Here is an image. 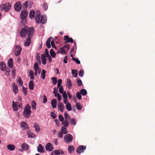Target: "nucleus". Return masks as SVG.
I'll list each match as a JSON object with an SVG mask.
<instances>
[{
  "instance_id": "36",
  "label": "nucleus",
  "mask_w": 155,
  "mask_h": 155,
  "mask_svg": "<svg viewBox=\"0 0 155 155\" xmlns=\"http://www.w3.org/2000/svg\"><path fill=\"white\" fill-rule=\"evenodd\" d=\"M81 94L83 96L86 95L87 94V91L85 89H81L80 91Z\"/></svg>"
},
{
  "instance_id": "8",
  "label": "nucleus",
  "mask_w": 155,
  "mask_h": 155,
  "mask_svg": "<svg viewBox=\"0 0 155 155\" xmlns=\"http://www.w3.org/2000/svg\"><path fill=\"white\" fill-rule=\"evenodd\" d=\"M86 147L83 145L79 146L77 149L76 152L78 153H81L84 152L86 150Z\"/></svg>"
},
{
  "instance_id": "4",
  "label": "nucleus",
  "mask_w": 155,
  "mask_h": 155,
  "mask_svg": "<svg viewBox=\"0 0 155 155\" xmlns=\"http://www.w3.org/2000/svg\"><path fill=\"white\" fill-rule=\"evenodd\" d=\"M28 26H25L21 29L20 33L21 37L25 38L26 36L27 33V30H28Z\"/></svg>"
},
{
  "instance_id": "59",
  "label": "nucleus",
  "mask_w": 155,
  "mask_h": 155,
  "mask_svg": "<svg viewBox=\"0 0 155 155\" xmlns=\"http://www.w3.org/2000/svg\"><path fill=\"white\" fill-rule=\"evenodd\" d=\"M59 93L61 94H62L63 93V88L62 86H61L59 87Z\"/></svg>"
},
{
  "instance_id": "5",
  "label": "nucleus",
  "mask_w": 155,
  "mask_h": 155,
  "mask_svg": "<svg viewBox=\"0 0 155 155\" xmlns=\"http://www.w3.org/2000/svg\"><path fill=\"white\" fill-rule=\"evenodd\" d=\"M64 154V151L61 149H56L52 152L51 155H61Z\"/></svg>"
},
{
  "instance_id": "2",
  "label": "nucleus",
  "mask_w": 155,
  "mask_h": 155,
  "mask_svg": "<svg viewBox=\"0 0 155 155\" xmlns=\"http://www.w3.org/2000/svg\"><path fill=\"white\" fill-rule=\"evenodd\" d=\"M35 21L37 23H41L43 24L46 22L47 20L45 16H42L41 18L40 13H39L37 14L35 18Z\"/></svg>"
},
{
  "instance_id": "28",
  "label": "nucleus",
  "mask_w": 155,
  "mask_h": 155,
  "mask_svg": "<svg viewBox=\"0 0 155 155\" xmlns=\"http://www.w3.org/2000/svg\"><path fill=\"white\" fill-rule=\"evenodd\" d=\"M34 84L33 81H31L29 83V89L32 90L34 89Z\"/></svg>"
},
{
  "instance_id": "15",
  "label": "nucleus",
  "mask_w": 155,
  "mask_h": 155,
  "mask_svg": "<svg viewBox=\"0 0 155 155\" xmlns=\"http://www.w3.org/2000/svg\"><path fill=\"white\" fill-rule=\"evenodd\" d=\"M37 150L38 152L43 153L44 152V147L41 144H39L37 147Z\"/></svg>"
},
{
  "instance_id": "64",
  "label": "nucleus",
  "mask_w": 155,
  "mask_h": 155,
  "mask_svg": "<svg viewBox=\"0 0 155 155\" xmlns=\"http://www.w3.org/2000/svg\"><path fill=\"white\" fill-rule=\"evenodd\" d=\"M51 116L53 119L55 118L56 117V116L53 112H51Z\"/></svg>"
},
{
  "instance_id": "1",
  "label": "nucleus",
  "mask_w": 155,
  "mask_h": 155,
  "mask_svg": "<svg viewBox=\"0 0 155 155\" xmlns=\"http://www.w3.org/2000/svg\"><path fill=\"white\" fill-rule=\"evenodd\" d=\"M31 107L27 104L24 109L23 113L24 116L26 118H28L31 113Z\"/></svg>"
},
{
  "instance_id": "39",
  "label": "nucleus",
  "mask_w": 155,
  "mask_h": 155,
  "mask_svg": "<svg viewBox=\"0 0 155 155\" xmlns=\"http://www.w3.org/2000/svg\"><path fill=\"white\" fill-rule=\"evenodd\" d=\"M66 107L68 111H70L72 109L71 106V104L69 103H67L66 104Z\"/></svg>"
},
{
  "instance_id": "40",
  "label": "nucleus",
  "mask_w": 155,
  "mask_h": 155,
  "mask_svg": "<svg viewBox=\"0 0 155 155\" xmlns=\"http://www.w3.org/2000/svg\"><path fill=\"white\" fill-rule=\"evenodd\" d=\"M76 106L77 109L78 110H81L82 108V106L79 103H76Z\"/></svg>"
},
{
  "instance_id": "43",
  "label": "nucleus",
  "mask_w": 155,
  "mask_h": 155,
  "mask_svg": "<svg viewBox=\"0 0 155 155\" xmlns=\"http://www.w3.org/2000/svg\"><path fill=\"white\" fill-rule=\"evenodd\" d=\"M22 91L25 96L27 94V88H25L24 86L22 87Z\"/></svg>"
},
{
  "instance_id": "38",
  "label": "nucleus",
  "mask_w": 155,
  "mask_h": 155,
  "mask_svg": "<svg viewBox=\"0 0 155 155\" xmlns=\"http://www.w3.org/2000/svg\"><path fill=\"white\" fill-rule=\"evenodd\" d=\"M62 124H64V126L65 127H67L69 125V123L68 122V120H65L64 121L62 122Z\"/></svg>"
},
{
  "instance_id": "20",
  "label": "nucleus",
  "mask_w": 155,
  "mask_h": 155,
  "mask_svg": "<svg viewBox=\"0 0 155 155\" xmlns=\"http://www.w3.org/2000/svg\"><path fill=\"white\" fill-rule=\"evenodd\" d=\"M15 146L13 144H9L7 146V148L11 151H12L15 150Z\"/></svg>"
},
{
  "instance_id": "11",
  "label": "nucleus",
  "mask_w": 155,
  "mask_h": 155,
  "mask_svg": "<svg viewBox=\"0 0 155 155\" xmlns=\"http://www.w3.org/2000/svg\"><path fill=\"white\" fill-rule=\"evenodd\" d=\"M14 8L16 11H20L21 8V2H17L14 5Z\"/></svg>"
},
{
  "instance_id": "3",
  "label": "nucleus",
  "mask_w": 155,
  "mask_h": 155,
  "mask_svg": "<svg viewBox=\"0 0 155 155\" xmlns=\"http://www.w3.org/2000/svg\"><path fill=\"white\" fill-rule=\"evenodd\" d=\"M21 48L19 45H16L15 46L14 53L16 56H19L21 53Z\"/></svg>"
},
{
  "instance_id": "18",
  "label": "nucleus",
  "mask_w": 155,
  "mask_h": 155,
  "mask_svg": "<svg viewBox=\"0 0 155 155\" xmlns=\"http://www.w3.org/2000/svg\"><path fill=\"white\" fill-rule=\"evenodd\" d=\"M13 64V60L12 58H10L8 61L7 65L10 68H11L12 67Z\"/></svg>"
},
{
  "instance_id": "10",
  "label": "nucleus",
  "mask_w": 155,
  "mask_h": 155,
  "mask_svg": "<svg viewBox=\"0 0 155 155\" xmlns=\"http://www.w3.org/2000/svg\"><path fill=\"white\" fill-rule=\"evenodd\" d=\"M45 148L48 151H51L54 149L53 146L51 143H47L45 146Z\"/></svg>"
},
{
  "instance_id": "16",
  "label": "nucleus",
  "mask_w": 155,
  "mask_h": 155,
  "mask_svg": "<svg viewBox=\"0 0 155 155\" xmlns=\"http://www.w3.org/2000/svg\"><path fill=\"white\" fill-rule=\"evenodd\" d=\"M12 88L13 92L15 94L17 93L18 92V89L17 86L15 83H14L12 84Z\"/></svg>"
},
{
  "instance_id": "9",
  "label": "nucleus",
  "mask_w": 155,
  "mask_h": 155,
  "mask_svg": "<svg viewBox=\"0 0 155 155\" xmlns=\"http://www.w3.org/2000/svg\"><path fill=\"white\" fill-rule=\"evenodd\" d=\"M34 30L33 27H31L28 28L27 30V33H28V38H31L34 34Z\"/></svg>"
},
{
  "instance_id": "19",
  "label": "nucleus",
  "mask_w": 155,
  "mask_h": 155,
  "mask_svg": "<svg viewBox=\"0 0 155 155\" xmlns=\"http://www.w3.org/2000/svg\"><path fill=\"white\" fill-rule=\"evenodd\" d=\"M57 100L55 99H52L51 101V104L53 108H55L57 106Z\"/></svg>"
},
{
  "instance_id": "17",
  "label": "nucleus",
  "mask_w": 155,
  "mask_h": 155,
  "mask_svg": "<svg viewBox=\"0 0 155 155\" xmlns=\"http://www.w3.org/2000/svg\"><path fill=\"white\" fill-rule=\"evenodd\" d=\"M58 109L61 112H62L63 111L64 106L63 104L61 103H59L58 104Z\"/></svg>"
},
{
  "instance_id": "37",
  "label": "nucleus",
  "mask_w": 155,
  "mask_h": 155,
  "mask_svg": "<svg viewBox=\"0 0 155 155\" xmlns=\"http://www.w3.org/2000/svg\"><path fill=\"white\" fill-rule=\"evenodd\" d=\"M29 75L30 77V79H34V76L33 71L32 70H30L29 72Z\"/></svg>"
},
{
  "instance_id": "50",
  "label": "nucleus",
  "mask_w": 155,
  "mask_h": 155,
  "mask_svg": "<svg viewBox=\"0 0 155 155\" xmlns=\"http://www.w3.org/2000/svg\"><path fill=\"white\" fill-rule=\"evenodd\" d=\"M72 60L78 64H79L80 63V61L77 58H72Z\"/></svg>"
},
{
  "instance_id": "52",
  "label": "nucleus",
  "mask_w": 155,
  "mask_h": 155,
  "mask_svg": "<svg viewBox=\"0 0 155 155\" xmlns=\"http://www.w3.org/2000/svg\"><path fill=\"white\" fill-rule=\"evenodd\" d=\"M64 116L65 119V120H68L69 119H70V117L68 114L67 113H65L64 114Z\"/></svg>"
},
{
  "instance_id": "25",
  "label": "nucleus",
  "mask_w": 155,
  "mask_h": 155,
  "mask_svg": "<svg viewBox=\"0 0 155 155\" xmlns=\"http://www.w3.org/2000/svg\"><path fill=\"white\" fill-rule=\"evenodd\" d=\"M21 148L26 150H28L29 148V146L25 143H23L21 145Z\"/></svg>"
},
{
  "instance_id": "13",
  "label": "nucleus",
  "mask_w": 155,
  "mask_h": 155,
  "mask_svg": "<svg viewBox=\"0 0 155 155\" xmlns=\"http://www.w3.org/2000/svg\"><path fill=\"white\" fill-rule=\"evenodd\" d=\"M11 5L9 3H6L5 4L3 5L1 7L5 12H8L10 9Z\"/></svg>"
},
{
  "instance_id": "14",
  "label": "nucleus",
  "mask_w": 155,
  "mask_h": 155,
  "mask_svg": "<svg viewBox=\"0 0 155 155\" xmlns=\"http://www.w3.org/2000/svg\"><path fill=\"white\" fill-rule=\"evenodd\" d=\"M21 127L23 129L25 130L28 129V125L25 122H22L21 123Z\"/></svg>"
},
{
  "instance_id": "7",
  "label": "nucleus",
  "mask_w": 155,
  "mask_h": 155,
  "mask_svg": "<svg viewBox=\"0 0 155 155\" xmlns=\"http://www.w3.org/2000/svg\"><path fill=\"white\" fill-rule=\"evenodd\" d=\"M28 14V12L26 10H24L21 12L20 17L21 20L26 19Z\"/></svg>"
},
{
  "instance_id": "34",
  "label": "nucleus",
  "mask_w": 155,
  "mask_h": 155,
  "mask_svg": "<svg viewBox=\"0 0 155 155\" xmlns=\"http://www.w3.org/2000/svg\"><path fill=\"white\" fill-rule=\"evenodd\" d=\"M34 127L35 128L36 132H38L40 130V128L38 125L37 124H35L34 125Z\"/></svg>"
},
{
  "instance_id": "45",
  "label": "nucleus",
  "mask_w": 155,
  "mask_h": 155,
  "mask_svg": "<svg viewBox=\"0 0 155 155\" xmlns=\"http://www.w3.org/2000/svg\"><path fill=\"white\" fill-rule=\"evenodd\" d=\"M52 81V83L54 85H55L57 83V79L55 77H53L51 78Z\"/></svg>"
},
{
  "instance_id": "46",
  "label": "nucleus",
  "mask_w": 155,
  "mask_h": 155,
  "mask_svg": "<svg viewBox=\"0 0 155 155\" xmlns=\"http://www.w3.org/2000/svg\"><path fill=\"white\" fill-rule=\"evenodd\" d=\"M60 53L61 54H66V52L65 51V49H64V47H62L60 48Z\"/></svg>"
},
{
  "instance_id": "6",
  "label": "nucleus",
  "mask_w": 155,
  "mask_h": 155,
  "mask_svg": "<svg viewBox=\"0 0 155 155\" xmlns=\"http://www.w3.org/2000/svg\"><path fill=\"white\" fill-rule=\"evenodd\" d=\"M73 137L72 135L67 134L64 137V140L66 143L71 142L73 140Z\"/></svg>"
},
{
  "instance_id": "51",
  "label": "nucleus",
  "mask_w": 155,
  "mask_h": 155,
  "mask_svg": "<svg viewBox=\"0 0 155 155\" xmlns=\"http://www.w3.org/2000/svg\"><path fill=\"white\" fill-rule=\"evenodd\" d=\"M77 83L79 86H81L82 85V82L81 80L80 79H77Z\"/></svg>"
},
{
  "instance_id": "22",
  "label": "nucleus",
  "mask_w": 155,
  "mask_h": 155,
  "mask_svg": "<svg viewBox=\"0 0 155 155\" xmlns=\"http://www.w3.org/2000/svg\"><path fill=\"white\" fill-rule=\"evenodd\" d=\"M12 106L14 111H16L18 110V108L17 104L14 101H12Z\"/></svg>"
},
{
  "instance_id": "62",
  "label": "nucleus",
  "mask_w": 155,
  "mask_h": 155,
  "mask_svg": "<svg viewBox=\"0 0 155 155\" xmlns=\"http://www.w3.org/2000/svg\"><path fill=\"white\" fill-rule=\"evenodd\" d=\"M63 47H64V49H66L67 50H69V49L70 48V46L68 45V44H66L65 45H64L63 46Z\"/></svg>"
},
{
  "instance_id": "47",
  "label": "nucleus",
  "mask_w": 155,
  "mask_h": 155,
  "mask_svg": "<svg viewBox=\"0 0 155 155\" xmlns=\"http://www.w3.org/2000/svg\"><path fill=\"white\" fill-rule=\"evenodd\" d=\"M36 59L37 61L38 62L39 64H41V61L40 58L38 54L36 56Z\"/></svg>"
},
{
  "instance_id": "60",
  "label": "nucleus",
  "mask_w": 155,
  "mask_h": 155,
  "mask_svg": "<svg viewBox=\"0 0 155 155\" xmlns=\"http://www.w3.org/2000/svg\"><path fill=\"white\" fill-rule=\"evenodd\" d=\"M27 22V21L25 19H23L20 22V25H25Z\"/></svg>"
},
{
  "instance_id": "61",
  "label": "nucleus",
  "mask_w": 155,
  "mask_h": 155,
  "mask_svg": "<svg viewBox=\"0 0 155 155\" xmlns=\"http://www.w3.org/2000/svg\"><path fill=\"white\" fill-rule=\"evenodd\" d=\"M59 119L60 121L63 122L64 120V118L62 115H60L58 116Z\"/></svg>"
},
{
  "instance_id": "63",
  "label": "nucleus",
  "mask_w": 155,
  "mask_h": 155,
  "mask_svg": "<svg viewBox=\"0 0 155 155\" xmlns=\"http://www.w3.org/2000/svg\"><path fill=\"white\" fill-rule=\"evenodd\" d=\"M51 45L52 47L54 48H56L55 46L54 42V41H52L51 42Z\"/></svg>"
},
{
  "instance_id": "56",
  "label": "nucleus",
  "mask_w": 155,
  "mask_h": 155,
  "mask_svg": "<svg viewBox=\"0 0 155 155\" xmlns=\"http://www.w3.org/2000/svg\"><path fill=\"white\" fill-rule=\"evenodd\" d=\"M84 72L83 70H81L79 72V75L81 77H82L84 75Z\"/></svg>"
},
{
  "instance_id": "41",
  "label": "nucleus",
  "mask_w": 155,
  "mask_h": 155,
  "mask_svg": "<svg viewBox=\"0 0 155 155\" xmlns=\"http://www.w3.org/2000/svg\"><path fill=\"white\" fill-rule=\"evenodd\" d=\"M7 76L9 75L10 74V70L9 69L7 68L4 71H3Z\"/></svg>"
},
{
  "instance_id": "42",
  "label": "nucleus",
  "mask_w": 155,
  "mask_h": 155,
  "mask_svg": "<svg viewBox=\"0 0 155 155\" xmlns=\"http://www.w3.org/2000/svg\"><path fill=\"white\" fill-rule=\"evenodd\" d=\"M34 68L35 71H36L37 70H38V69L39 66L38 64V62H36L34 65Z\"/></svg>"
},
{
  "instance_id": "54",
  "label": "nucleus",
  "mask_w": 155,
  "mask_h": 155,
  "mask_svg": "<svg viewBox=\"0 0 155 155\" xmlns=\"http://www.w3.org/2000/svg\"><path fill=\"white\" fill-rule=\"evenodd\" d=\"M62 94V96L64 98V99H67L68 96L66 92H64Z\"/></svg>"
},
{
  "instance_id": "48",
  "label": "nucleus",
  "mask_w": 155,
  "mask_h": 155,
  "mask_svg": "<svg viewBox=\"0 0 155 155\" xmlns=\"http://www.w3.org/2000/svg\"><path fill=\"white\" fill-rule=\"evenodd\" d=\"M36 103L34 101H32L31 103V106L32 108L35 109L36 106Z\"/></svg>"
},
{
  "instance_id": "12",
  "label": "nucleus",
  "mask_w": 155,
  "mask_h": 155,
  "mask_svg": "<svg viewBox=\"0 0 155 155\" xmlns=\"http://www.w3.org/2000/svg\"><path fill=\"white\" fill-rule=\"evenodd\" d=\"M64 40L65 41L64 44L69 42L72 43L74 41L73 39L72 38H70L68 35H65L64 36Z\"/></svg>"
},
{
  "instance_id": "26",
  "label": "nucleus",
  "mask_w": 155,
  "mask_h": 155,
  "mask_svg": "<svg viewBox=\"0 0 155 155\" xmlns=\"http://www.w3.org/2000/svg\"><path fill=\"white\" fill-rule=\"evenodd\" d=\"M31 43V38H28L27 41L24 43V45L26 47L28 46Z\"/></svg>"
},
{
  "instance_id": "44",
  "label": "nucleus",
  "mask_w": 155,
  "mask_h": 155,
  "mask_svg": "<svg viewBox=\"0 0 155 155\" xmlns=\"http://www.w3.org/2000/svg\"><path fill=\"white\" fill-rule=\"evenodd\" d=\"M66 128L64 127H62L61 128V130L62 131L63 133L64 134H66L68 132L66 130Z\"/></svg>"
},
{
  "instance_id": "24",
  "label": "nucleus",
  "mask_w": 155,
  "mask_h": 155,
  "mask_svg": "<svg viewBox=\"0 0 155 155\" xmlns=\"http://www.w3.org/2000/svg\"><path fill=\"white\" fill-rule=\"evenodd\" d=\"M71 73L72 75L74 77H77L78 76V71L76 69H73L71 70Z\"/></svg>"
},
{
  "instance_id": "30",
  "label": "nucleus",
  "mask_w": 155,
  "mask_h": 155,
  "mask_svg": "<svg viewBox=\"0 0 155 155\" xmlns=\"http://www.w3.org/2000/svg\"><path fill=\"white\" fill-rule=\"evenodd\" d=\"M46 71L45 70L43 69L41 73V77L44 80L45 79L46 75Z\"/></svg>"
},
{
  "instance_id": "32",
  "label": "nucleus",
  "mask_w": 155,
  "mask_h": 155,
  "mask_svg": "<svg viewBox=\"0 0 155 155\" xmlns=\"http://www.w3.org/2000/svg\"><path fill=\"white\" fill-rule=\"evenodd\" d=\"M67 84L68 87L69 89H70L72 86V84L71 82V80L69 78L67 79Z\"/></svg>"
},
{
  "instance_id": "29",
  "label": "nucleus",
  "mask_w": 155,
  "mask_h": 155,
  "mask_svg": "<svg viewBox=\"0 0 155 155\" xmlns=\"http://www.w3.org/2000/svg\"><path fill=\"white\" fill-rule=\"evenodd\" d=\"M27 134L28 137L34 138L35 137V135L34 134L31 132L30 130L27 132Z\"/></svg>"
},
{
  "instance_id": "33",
  "label": "nucleus",
  "mask_w": 155,
  "mask_h": 155,
  "mask_svg": "<svg viewBox=\"0 0 155 155\" xmlns=\"http://www.w3.org/2000/svg\"><path fill=\"white\" fill-rule=\"evenodd\" d=\"M35 12L33 10H31L30 11L29 13V17L31 18H34L35 16Z\"/></svg>"
},
{
  "instance_id": "23",
  "label": "nucleus",
  "mask_w": 155,
  "mask_h": 155,
  "mask_svg": "<svg viewBox=\"0 0 155 155\" xmlns=\"http://www.w3.org/2000/svg\"><path fill=\"white\" fill-rule=\"evenodd\" d=\"M0 65L1 67V69L2 71H4L7 68V67H6V65L3 62H1L0 63Z\"/></svg>"
},
{
  "instance_id": "58",
  "label": "nucleus",
  "mask_w": 155,
  "mask_h": 155,
  "mask_svg": "<svg viewBox=\"0 0 155 155\" xmlns=\"http://www.w3.org/2000/svg\"><path fill=\"white\" fill-rule=\"evenodd\" d=\"M71 121V123L73 125H75L76 124V122L75 119L74 118L70 120Z\"/></svg>"
},
{
  "instance_id": "31",
  "label": "nucleus",
  "mask_w": 155,
  "mask_h": 155,
  "mask_svg": "<svg viewBox=\"0 0 155 155\" xmlns=\"http://www.w3.org/2000/svg\"><path fill=\"white\" fill-rule=\"evenodd\" d=\"M68 150L70 153H71L74 150V148L72 146H69L68 148Z\"/></svg>"
},
{
  "instance_id": "53",
  "label": "nucleus",
  "mask_w": 155,
  "mask_h": 155,
  "mask_svg": "<svg viewBox=\"0 0 155 155\" xmlns=\"http://www.w3.org/2000/svg\"><path fill=\"white\" fill-rule=\"evenodd\" d=\"M18 81L19 84L21 86L23 85V81L20 77H19Z\"/></svg>"
},
{
  "instance_id": "21",
  "label": "nucleus",
  "mask_w": 155,
  "mask_h": 155,
  "mask_svg": "<svg viewBox=\"0 0 155 155\" xmlns=\"http://www.w3.org/2000/svg\"><path fill=\"white\" fill-rule=\"evenodd\" d=\"M53 38L52 37H49L47 40L46 42V46L48 48H51V46L50 44V42L51 39Z\"/></svg>"
},
{
  "instance_id": "35",
  "label": "nucleus",
  "mask_w": 155,
  "mask_h": 155,
  "mask_svg": "<svg viewBox=\"0 0 155 155\" xmlns=\"http://www.w3.org/2000/svg\"><path fill=\"white\" fill-rule=\"evenodd\" d=\"M50 55L53 58H54L55 57L56 54L53 49L50 50Z\"/></svg>"
},
{
  "instance_id": "49",
  "label": "nucleus",
  "mask_w": 155,
  "mask_h": 155,
  "mask_svg": "<svg viewBox=\"0 0 155 155\" xmlns=\"http://www.w3.org/2000/svg\"><path fill=\"white\" fill-rule=\"evenodd\" d=\"M76 97L79 100L81 99L82 97L81 95V94L79 92H78L77 93Z\"/></svg>"
},
{
  "instance_id": "55",
  "label": "nucleus",
  "mask_w": 155,
  "mask_h": 155,
  "mask_svg": "<svg viewBox=\"0 0 155 155\" xmlns=\"http://www.w3.org/2000/svg\"><path fill=\"white\" fill-rule=\"evenodd\" d=\"M43 9L45 10H46L48 8V5L47 3H44L43 5Z\"/></svg>"
},
{
  "instance_id": "27",
  "label": "nucleus",
  "mask_w": 155,
  "mask_h": 155,
  "mask_svg": "<svg viewBox=\"0 0 155 155\" xmlns=\"http://www.w3.org/2000/svg\"><path fill=\"white\" fill-rule=\"evenodd\" d=\"M41 60L42 63L45 65L46 64V58L43 54H41Z\"/></svg>"
},
{
  "instance_id": "57",
  "label": "nucleus",
  "mask_w": 155,
  "mask_h": 155,
  "mask_svg": "<svg viewBox=\"0 0 155 155\" xmlns=\"http://www.w3.org/2000/svg\"><path fill=\"white\" fill-rule=\"evenodd\" d=\"M62 83V80L61 79L58 80L57 84V87L58 88L59 87L61 86V85Z\"/></svg>"
}]
</instances>
